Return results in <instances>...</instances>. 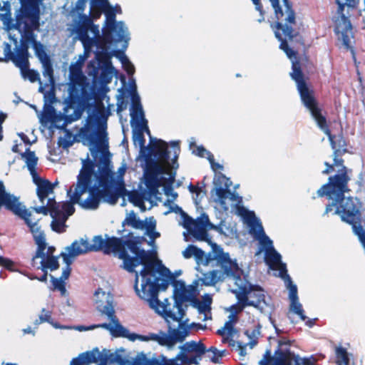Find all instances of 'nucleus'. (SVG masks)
Wrapping results in <instances>:
<instances>
[{"label": "nucleus", "instance_id": "f257e3e1", "mask_svg": "<svg viewBox=\"0 0 365 365\" xmlns=\"http://www.w3.org/2000/svg\"><path fill=\"white\" fill-rule=\"evenodd\" d=\"M78 136L84 144L89 145L94 163L82 160V168L77 182L67 191L73 203L88 210L96 209L101 201L114 205L118 198L126 195L123 176L126 165L123 163L116 173L112 171L108 138L105 126L98 132L90 133L81 128ZM129 201L141 211L146 207L144 201L148 199L137 191L127 194Z\"/></svg>", "mask_w": 365, "mask_h": 365}, {"label": "nucleus", "instance_id": "f03ea898", "mask_svg": "<svg viewBox=\"0 0 365 365\" xmlns=\"http://www.w3.org/2000/svg\"><path fill=\"white\" fill-rule=\"evenodd\" d=\"M86 0H78L75 6L68 13L71 22L67 25V29L71 36L78 39L83 43L84 52L78 56L75 62L83 66L89 53L95 50V59L88 65V74L92 76L95 93V113L88 118L89 125L84 128L90 133L98 132L102 127L107 128V118L111 114L113 105L109 103V98L106 95L113 78L117 75V71L113 66L108 50L113 46L109 42V34L106 33L101 35L99 26L93 24V19L84 14Z\"/></svg>", "mask_w": 365, "mask_h": 365}, {"label": "nucleus", "instance_id": "7ed1b4c3", "mask_svg": "<svg viewBox=\"0 0 365 365\" xmlns=\"http://www.w3.org/2000/svg\"><path fill=\"white\" fill-rule=\"evenodd\" d=\"M143 266L140 272L135 270V279L134 288L137 294L148 303L149 307L155 310L156 313L162 316L169 324L168 333L170 335V331L172 329H178L180 327L186 328V336L183 339L173 341V347L169 349L167 345L165 346L167 350L175 349L177 343H181L189 336L190 331L192 329L205 330L206 325L200 323H189L187 318L184 319L185 312L179 301L192 302L196 299L197 284L186 285L182 282H178L175 284V296L176 302L173 309H170V303L168 299L160 302L158 299V277L157 273L167 276L170 274V270L160 264H155L150 259L149 254L145 252V262H140Z\"/></svg>", "mask_w": 365, "mask_h": 365}, {"label": "nucleus", "instance_id": "20e7f679", "mask_svg": "<svg viewBox=\"0 0 365 365\" xmlns=\"http://www.w3.org/2000/svg\"><path fill=\"white\" fill-rule=\"evenodd\" d=\"M274 9L275 15L279 22L274 26L276 38L281 42L280 48L283 50L292 63V78L296 82L297 90L304 106L309 110L312 118L316 121L319 128L329 137L330 144L334 152L339 154L346 150V143L343 138L336 137L331 134L325 118L321 114V110L314 96L313 91L307 86L303 78V74L300 70L299 63L295 61V52L289 48L287 39L293 37L292 25L295 23L294 13L292 10L288 1H282L280 5L279 1H270Z\"/></svg>", "mask_w": 365, "mask_h": 365}, {"label": "nucleus", "instance_id": "39448f33", "mask_svg": "<svg viewBox=\"0 0 365 365\" xmlns=\"http://www.w3.org/2000/svg\"><path fill=\"white\" fill-rule=\"evenodd\" d=\"M102 250L106 254H113L123 262V268L129 272H134L135 268L140 265V262H145V251L140 250L138 243L133 240H123L115 237H109L106 235L95 236L92 240V244H89L87 240L81 238L75 240L61 252L65 267L63 268L62 274L56 278L51 276L52 284L55 289L58 290L62 296L66 294L65 281L71 274V264L76 257L91 251Z\"/></svg>", "mask_w": 365, "mask_h": 365}, {"label": "nucleus", "instance_id": "423d86ee", "mask_svg": "<svg viewBox=\"0 0 365 365\" xmlns=\"http://www.w3.org/2000/svg\"><path fill=\"white\" fill-rule=\"evenodd\" d=\"M145 130H138L135 133L133 141L140 148V157L145 162L144 180L149 190L150 197L158 198V188L174 182L176 170L178 168L177 160L180 153L178 142H171V149L168 143L160 139L150 138L148 147L145 146L143 133Z\"/></svg>", "mask_w": 365, "mask_h": 365}, {"label": "nucleus", "instance_id": "0eeeda50", "mask_svg": "<svg viewBox=\"0 0 365 365\" xmlns=\"http://www.w3.org/2000/svg\"><path fill=\"white\" fill-rule=\"evenodd\" d=\"M219 251L215 252V258L221 265L223 271L212 270L203 273L200 281L205 285H213L220 280L227 279L229 289L236 295L239 304L231 306L227 310L238 313L246 306H252L261 313L267 312L269 305L264 300V291L260 287L250 284L243 275V271L239 267L236 261H232L228 253H225L222 248L215 245Z\"/></svg>", "mask_w": 365, "mask_h": 365}, {"label": "nucleus", "instance_id": "6e6552de", "mask_svg": "<svg viewBox=\"0 0 365 365\" xmlns=\"http://www.w3.org/2000/svg\"><path fill=\"white\" fill-rule=\"evenodd\" d=\"M238 213L243 219L244 223L247 225L250 234L258 241V250L256 255L263 253L264 261L270 269L277 271V276L284 279L285 286L289 290V314H296L301 320L304 321L307 317L302 304L299 300L297 287L287 274L286 264L282 262L281 255L274 248L272 241L264 233L259 220L255 216L254 212L245 207H239Z\"/></svg>", "mask_w": 365, "mask_h": 365}, {"label": "nucleus", "instance_id": "1a4fd4ad", "mask_svg": "<svg viewBox=\"0 0 365 365\" xmlns=\"http://www.w3.org/2000/svg\"><path fill=\"white\" fill-rule=\"evenodd\" d=\"M93 302L97 310L110 319L109 323L97 324V327L107 329L114 336L124 337L130 341L136 340L141 341H153L158 342L160 345H167L169 349H172L175 339L180 341L186 336V328L183 327H180L178 329L170 330V335H166L163 331H160L157 334L149 333L147 335L130 332L127 328L120 324L115 315L113 297L108 288L106 289L98 288L96 290L93 294Z\"/></svg>", "mask_w": 365, "mask_h": 365}, {"label": "nucleus", "instance_id": "9d476101", "mask_svg": "<svg viewBox=\"0 0 365 365\" xmlns=\"http://www.w3.org/2000/svg\"><path fill=\"white\" fill-rule=\"evenodd\" d=\"M22 158L32 176L33 182L36 185V193L41 206L34 207V210L38 214L47 215L50 213L53 220L52 229L58 232L65 230V222L68 217L75 211L73 202H66L57 204L55 200L53 189L56 182L51 184L48 180L40 178L36 170L38 158L35 153L26 149L22 154Z\"/></svg>", "mask_w": 365, "mask_h": 365}, {"label": "nucleus", "instance_id": "9b49d317", "mask_svg": "<svg viewBox=\"0 0 365 365\" xmlns=\"http://www.w3.org/2000/svg\"><path fill=\"white\" fill-rule=\"evenodd\" d=\"M5 206L16 215L23 219L30 228L34 241L38 247L35 256L32 259V264L37 269L46 272L48 269L53 271L58 267V258L53 256L55 248L48 247L43 231L38 225V218L32 213L34 207L26 209L19 199L5 190L4 185L0 181V207Z\"/></svg>", "mask_w": 365, "mask_h": 365}, {"label": "nucleus", "instance_id": "f8f14e48", "mask_svg": "<svg viewBox=\"0 0 365 365\" xmlns=\"http://www.w3.org/2000/svg\"><path fill=\"white\" fill-rule=\"evenodd\" d=\"M83 66L73 63L70 66L71 83L68 87V98L63 113L56 115L54 123L58 128H64L69 123L81 118L88 107L91 99L87 92L86 77L82 71Z\"/></svg>", "mask_w": 365, "mask_h": 365}, {"label": "nucleus", "instance_id": "ddd939ff", "mask_svg": "<svg viewBox=\"0 0 365 365\" xmlns=\"http://www.w3.org/2000/svg\"><path fill=\"white\" fill-rule=\"evenodd\" d=\"M125 350L118 349L110 352L104 349L102 352L96 348L91 351L83 352L77 358L73 359L70 365H168L167 357L163 355L155 357L148 356L143 352L138 353L135 358L128 359L123 356Z\"/></svg>", "mask_w": 365, "mask_h": 365}, {"label": "nucleus", "instance_id": "4468645a", "mask_svg": "<svg viewBox=\"0 0 365 365\" xmlns=\"http://www.w3.org/2000/svg\"><path fill=\"white\" fill-rule=\"evenodd\" d=\"M192 152L200 157L207 158L215 172L214 187L210 192V200L215 204V207L227 211L230 207L236 206L240 202V197L229 190L232 182L221 173L223 165L215 163L213 155L203 147L198 146Z\"/></svg>", "mask_w": 365, "mask_h": 365}, {"label": "nucleus", "instance_id": "2eb2a0df", "mask_svg": "<svg viewBox=\"0 0 365 365\" xmlns=\"http://www.w3.org/2000/svg\"><path fill=\"white\" fill-rule=\"evenodd\" d=\"M87 1L86 0V2ZM103 12L106 16L104 26L102 29V34H109V42L111 43L123 41L128 44L130 40V34L128 27L123 21H116L115 16L117 14H121L122 10L120 5L112 6L108 0H91L90 14L93 19H98L101 13Z\"/></svg>", "mask_w": 365, "mask_h": 365}, {"label": "nucleus", "instance_id": "dca6fc26", "mask_svg": "<svg viewBox=\"0 0 365 365\" xmlns=\"http://www.w3.org/2000/svg\"><path fill=\"white\" fill-rule=\"evenodd\" d=\"M338 4L337 16L334 18L335 33L338 38L342 41L346 49L351 50L353 56L354 51L351 47L353 33L352 26L347 17L343 14L344 6L354 7L358 4V0H336Z\"/></svg>", "mask_w": 365, "mask_h": 365}, {"label": "nucleus", "instance_id": "f3484780", "mask_svg": "<svg viewBox=\"0 0 365 365\" xmlns=\"http://www.w3.org/2000/svg\"><path fill=\"white\" fill-rule=\"evenodd\" d=\"M179 352L175 358L168 359V365H190L197 364L206 349L202 343L187 341L179 346Z\"/></svg>", "mask_w": 365, "mask_h": 365}, {"label": "nucleus", "instance_id": "a211bd4d", "mask_svg": "<svg viewBox=\"0 0 365 365\" xmlns=\"http://www.w3.org/2000/svg\"><path fill=\"white\" fill-rule=\"evenodd\" d=\"M230 312L231 314L229 315L224 327L218 329L217 333L222 337V343H227L232 349L238 352L240 356L244 357L247 354L246 346L248 345L235 341L234 339L237 335V330L235 328L237 319L236 316L237 313H235V311Z\"/></svg>", "mask_w": 365, "mask_h": 365}, {"label": "nucleus", "instance_id": "6ab92c4d", "mask_svg": "<svg viewBox=\"0 0 365 365\" xmlns=\"http://www.w3.org/2000/svg\"><path fill=\"white\" fill-rule=\"evenodd\" d=\"M130 81L133 86V91H130L131 97V106L130 109L131 125L138 130H145V133L150 135V132L148 127V121L145 118L144 110L140 103V98L136 91L135 81L132 78Z\"/></svg>", "mask_w": 365, "mask_h": 365}, {"label": "nucleus", "instance_id": "aec40b11", "mask_svg": "<svg viewBox=\"0 0 365 365\" xmlns=\"http://www.w3.org/2000/svg\"><path fill=\"white\" fill-rule=\"evenodd\" d=\"M289 341L282 339L278 341V348L268 360V365H292L294 353L289 349Z\"/></svg>", "mask_w": 365, "mask_h": 365}, {"label": "nucleus", "instance_id": "412c9836", "mask_svg": "<svg viewBox=\"0 0 365 365\" xmlns=\"http://www.w3.org/2000/svg\"><path fill=\"white\" fill-rule=\"evenodd\" d=\"M128 225L133 227L145 230L152 242L160 237V233L155 231L156 220L153 217L146 218L145 220L138 219L135 214L130 212L125 219Z\"/></svg>", "mask_w": 365, "mask_h": 365}, {"label": "nucleus", "instance_id": "4be33fe9", "mask_svg": "<svg viewBox=\"0 0 365 365\" xmlns=\"http://www.w3.org/2000/svg\"><path fill=\"white\" fill-rule=\"evenodd\" d=\"M23 16L28 19L31 26L37 29L39 26V6L43 0H20Z\"/></svg>", "mask_w": 365, "mask_h": 365}, {"label": "nucleus", "instance_id": "5701e85b", "mask_svg": "<svg viewBox=\"0 0 365 365\" xmlns=\"http://www.w3.org/2000/svg\"><path fill=\"white\" fill-rule=\"evenodd\" d=\"M184 227L197 240L207 242L212 246L214 252L219 251V249L215 246L216 244L212 243L210 239L208 238L207 233V230H209L208 228L195 222L192 218H186L185 220Z\"/></svg>", "mask_w": 365, "mask_h": 365}, {"label": "nucleus", "instance_id": "b1692460", "mask_svg": "<svg viewBox=\"0 0 365 365\" xmlns=\"http://www.w3.org/2000/svg\"><path fill=\"white\" fill-rule=\"evenodd\" d=\"M0 20L2 21L4 29L6 31H10L15 28L14 20L11 17V8L9 1L3 2L2 9L0 11Z\"/></svg>", "mask_w": 365, "mask_h": 365}, {"label": "nucleus", "instance_id": "393cba45", "mask_svg": "<svg viewBox=\"0 0 365 365\" xmlns=\"http://www.w3.org/2000/svg\"><path fill=\"white\" fill-rule=\"evenodd\" d=\"M9 61H12L19 68L20 71L29 67L28 51L27 48H18L14 53V55Z\"/></svg>", "mask_w": 365, "mask_h": 365}, {"label": "nucleus", "instance_id": "a878e982", "mask_svg": "<svg viewBox=\"0 0 365 365\" xmlns=\"http://www.w3.org/2000/svg\"><path fill=\"white\" fill-rule=\"evenodd\" d=\"M182 256L185 259L194 257L197 264H206L207 263V259L205 252L194 245H189L184 251H182Z\"/></svg>", "mask_w": 365, "mask_h": 365}, {"label": "nucleus", "instance_id": "bb28decb", "mask_svg": "<svg viewBox=\"0 0 365 365\" xmlns=\"http://www.w3.org/2000/svg\"><path fill=\"white\" fill-rule=\"evenodd\" d=\"M191 303L193 307L197 309L198 314L205 313V317L204 319H212L210 307L211 299L210 297L205 299L203 302H200L195 299Z\"/></svg>", "mask_w": 365, "mask_h": 365}, {"label": "nucleus", "instance_id": "cd10ccee", "mask_svg": "<svg viewBox=\"0 0 365 365\" xmlns=\"http://www.w3.org/2000/svg\"><path fill=\"white\" fill-rule=\"evenodd\" d=\"M117 58L119 59V61H120L122 66H123V68H124V70L127 72V73L131 77L129 78V86H130V91H133V86L132 85V83H130V79H134L133 76L135 71V66L134 65L130 62V61L129 60V58H128V56L123 53H118L116 55Z\"/></svg>", "mask_w": 365, "mask_h": 365}, {"label": "nucleus", "instance_id": "c85d7f7f", "mask_svg": "<svg viewBox=\"0 0 365 365\" xmlns=\"http://www.w3.org/2000/svg\"><path fill=\"white\" fill-rule=\"evenodd\" d=\"M325 165L327 168L322 171L323 174H329L331 171L334 170V167L339 168L338 173L336 175H339L342 173H346V175L349 178V174L347 173V169L345 166L343 165V160L341 158H338V154L335 155L334 152V164L329 165L328 163H325Z\"/></svg>", "mask_w": 365, "mask_h": 365}, {"label": "nucleus", "instance_id": "c756f323", "mask_svg": "<svg viewBox=\"0 0 365 365\" xmlns=\"http://www.w3.org/2000/svg\"><path fill=\"white\" fill-rule=\"evenodd\" d=\"M260 328L259 324H257L256 327L253 329H249L246 330L245 334L247 336L250 341L247 343L250 349H252L258 341V339L260 336Z\"/></svg>", "mask_w": 365, "mask_h": 365}, {"label": "nucleus", "instance_id": "7c9ffc66", "mask_svg": "<svg viewBox=\"0 0 365 365\" xmlns=\"http://www.w3.org/2000/svg\"><path fill=\"white\" fill-rule=\"evenodd\" d=\"M21 74L24 79H29L31 82L39 81L40 86L38 90L41 93H43V89L38 72L29 69V67H26L25 69L21 70Z\"/></svg>", "mask_w": 365, "mask_h": 365}, {"label": "nucleus", "instance_id": "2f4dec72", "mask_svg": "<svg viewBox=\"0 0 365 365\" xmlns=\"http://www.w3.org/2000/svg\"><path fill=\"white\" fill-rule=\"evenodd\" d=\"M206 352V357L215 364L220 363V360L226 354V350H218L215 347H211Z\"/></svg>", "mask_w": 365, "mask_h": 365}, {"label": "nucleus", "instance_id": "473e14b6", "mask_svg": "<svg viewBox=\"0 0 365 365\" xmlns=\"http://www.w3.org/2000/svg\"><path fill=\"white\" fill-rule=\"evenodd\" d=\"M336 356L337 365H349L351 355L344 348L339 347L336 349Z\"/></svg>", "mask_w": 365, "mask_h": 365}, {"label": "nucleus", "instance_id": "72a5a7b5", "mask_svg": "<svg viewBox=\"0 0 365 365\" xmlns=\"http://www.w3.org/2000/svg\"><path fill=\"white\" fill-rule=\"evenodd\" d=\"M214 230L227 237H232L236 234L235 227L227 226L224 221H222L218 225H215Z\"/></svg>", "mask_w": 365, "mask_h": 365}, {"label": "nucleus", "instance_id": "f704fd0d", "mask_svg": "<svg viewBox=\"0 0 365 365\" xmlns=\"http://www.w3.org/2000/svg\"><path fill=\"white\" fill-rule=\"evenodd\" d=\"M34 48L35 50L36 55L41 63L50 61L49 57L45 51V48L41 43L34 41Z\"/></svg>", "mask_w": 365, "mask_h": 365}, {"label": "nucleus", "instance_id": "c9c22d12", "mask_svg": "<svg viewBox=\"0 0 365 365\" xmlns=\"http://www.w3.org/2000/svg\"><path fill=\"white\" fill-rule=\"evenodd\" d=\"M294 365H316L317 359L314 356L300 357L294 354Z\"/></svg>", "mask_w": 365, "mask_h": 365}, {"label": "nucleus", "instance_id": "e433bc0d", "mask_svg": "<svg viewBox=\"0 0 365 365\" xmlns=\"http://www.w3.org/2000/svg\"><path fill=\"white\" fill-rule=\"evenodd\" d=\"M43 66V76L48 79V81L52 84L53 83V67L50 61L42 63Z\"/></svg>", "mask_w": 365, "mask_h": 365}, {"label": "nucleus", "instance_id": "4c0bfd02", "mask_svg": "<svg viewBox=\"0 0 365 365\" xmlns=\"http://www.w3.org/2000/svg\"><path fill=\"white\" fill-rule=\"evenodd\" d=\"M51 321V311L43 308L41 311V314L38 316V320H36L35 324H39L43 322L50 323Z\"/></svg>", "mask_w": 365, "mask_h": 365}, {"label": "nucleus", "instance_id": "58836bf2", "mask_svg": "<svg viewBox=\"0 0 365 365\" xmlns=\"http://www.w3.org/2000/svg\"><path fill=\"white\" fill-rule=\"evenodd\" d=\"M194 222L200 225H203L210 230H214L215 227V225L210 222L208 216L205 213L202 214L200 217L195 220Z\"/></svg>", "mask_w": 365, "mask_h": 365}, {"label": "nucleus", "instance_id": "ea45409f", "mask_svg": "<svg viewBox=\"0 0 365 365\" xmlns=\"http://www.w3.org/2000/svg\"><path fill=\"white\" fill-rule=\"evenodd\" d=\"M189 190L193 195V200H195V204L197 205L202 196L201 189L193 185H190Z\"/></svg>", "mask_w": 365, "mask_h": 365}, {"label": "nucleus", "instance_id": "a19ab883", "mask_svg": "<svg viewBox=\"0 0 365 365\" xmlns=\"http://www.w3.org/2000/svg\"><path fill=\"white\" fill-rule=\"evenodd\" d=\"M3 50H4V54L5 57V61H8L11 59L12 56L14 55V53L11 52V46L8 43H4L3 44Z\"/></svg>", "mask_w": 365, "mask_h": 365}, {"label": "nucleus", "instance_id": "79ce46f5", "mask_svg": "<svg viewBox=\"0 0 365 365\" xmlns=\"http://www.w3.org/2000/svg\"><path fill=\"white\" fill-rule=\"evenodd\" d=\"M13 264L14 263L12 261L0 256V266H3L9 269H12Z\"/></svg>", "mask_w": 365, "mask_h": 365}, {"label": "nucleus", "instance_id": "37998d69", "mask_svg": "<svg viewBox=\"0 0 365 365\" xmlns=\"http://www.w3.org/2000/svg\"><path fill=\"white\" fill-rule=\"evenodd\" d=\"M252 2L255 5L256 10H257L261 15L262 18L258 19V21L261 22L264 20V18H263V11H262V5L260 4V0H252Z\"/></svg>", "mask_w": 365, "mask_h": 365}, {"label": "nucleus", "instance_id": "c03bdc74", "mask_svg": "<svg viewBox=\"0 0 365 365\" xmlns=\"http://www.w3.org/2000/svg\"><path fill=\"white\" fill-rule=\"evenodd\" d=\"M96 328H101V327H97V325H93L91 327H84V326L72 327V329L78 330L79 331L93 330Z\"/></svg>", "mask_w": 365, "mask_h": 365}, {"label": "nucleus", "instance_id": "a18cd8bd", "mask_svg": "<svg viewBox=\"0 0 365 365\" xmlns=\"http://www.w3.org/2000/svg\"><path fill=\"white\" fill-rule=\"evenodd\" d=\"M117 106H118L117 112L118 114L120 112H122L124 109H125V108H126V105L125 104L123 98L118 99Z\"/></svg>", "mask_w": 365, "mask_h": 365}, {"label": "nucleus", "instance_id": "49530a36", "mask_svg": "<svg viewBox=\"0 0 365 365\" xmlns=\"http://www.w3.org/2000/svg\"><path fill=\"white\" fill-rule=\"evenodd\" d=\"M49 324H51L56 329H72V327L61 325L58 323L53 322V321H51Z\"/></svg>", "mask_w": 365, "mask_h": 365}, {"label": "nucleus", "instance_id": "de8ad7c7", "mask_svg": "<svg viewBox=\"0 0 365 365\" xmlns=\"http://www.w3.org/2000/svg\"><path fill=\"white\" fill-rule=\"evenodd\" d=\"M6 115L2 112H0V140L2 139V123L5 120Z\"/></svg>", "mask_w": 365, "mask_h": 365}, {"label": "nucleus", "instance_id": "09e8293b", "mask_svg": "<svg viewBox=\"0 0 365 365\" xmlns=\"http://www.w3.org/2000/svg\"><path fill=\"white\" fill-rule=\"evenodd\" d=\"M19 135L20 136L21 139L24 141V143L26 145H31V141L28 138V137L24 134V133H19Z\"/></svg>", "mask_w": 365, "mask_h": 365}, {"label": "nucleus", "instance_id": "8fccbe9b", "mask_svg": "<svg viewBox=\"0 0 365 365\" xmlns=\"http://www.w3.org/2000/svg\"><path fill=\"white\" fill-rule=\"evenodd\" d=\"M22 331L24 334H31L32 335L35 334L34 331L30 327H28L27 328L24 329Z\"/></svg>", "mask_w": 365, "mask_h": 365}, {"label": "nucleus", "instance_id": "3c124183", "mask_svg": "<svg viewBox=\"0 0 365 365\" xmlns=\"http://www.w3.org/2000/svg\"><path fill=\"white\" fill-rule=\"evenodd\" d=\"M205 317V313H203V314H198V319L200 320V321H202V322H205L207 320H210V319H204Z\"/></svg>", "mask_w": 365, "mask_h": 365}, {"label": "nucleus", "instance_id": "603ef678", "mask_svg": "<svg viewBox=\"0 0 365 365\" xmlns=\"http://www.w3.org/2000/svg\"><path fill=\"white\" fill-rule=\"evenodd\" d=\"M171 210L172 211L175 212H178V211H181V209L176 205H174L173 206L171 207Z\"/></svg>", "mask_w": 365, "mask_h": 365}, {"label": "nucleus", "instance_id": "864d4df0", "mask_svg": "<svg viewBox=\"0 0 365 365\" xmlns=\"http://www.w3.org/2000/svg\"><path fill=\"white\" fill-rule=\"evenodd\" d=\"M38 279L39 281H41V282H46V279H47V274H46H46H44L41 277L38 278Z\"/></svg>", "mask_w": 365, "mask_h": 365}, {"label": "nucleus", "instance_id": "5fc2aeb1", "mask_svg": "<svg viewBox=\"0 0 365 365\" xmlns=\"http://www.w3.org/2000/svg\"><path fill=\"white\" fill-rule=\"evenodd\" d=\"M61 145L63 146V148H66V147H68L70 145L69 143H63V142H61L60 143Z\"/></svg>", "mask_w": 365, "mask_h": 365}, {"label": "nucleus", "instance_id": "6e6d98bb", "mask_svg": "<svg viewBox=\"0 0 365 365\" xmlns=\"http://www.w3.org/2000/svg\"><path fill=\"white\" fill-rule=\"evenodd\" d=\"M12 150H13V152H14V153H17V152H19V150H18V145H14V146H13V148H12Z\"/></svg>", "mask_w": 365, "mask_h": 365}, {"label": "nucleus", "instance_id": "4d7b16f0", "mask_svg": "<svg viewBox=\"0 0 365 365\" xmlns=\"http://www.w3.org/2000/svg\"><path fill=\"white\" fill-rule=\"evenodd\" d=\"M272 324H274L272 322ZM273 326H274V329H275V330H276V332H277V333H279V332L280 331L279 330V329L276 327V325H275V324H273Z\"/></svg>", "mask_w": 365, "mask_h": 365}, {"label": "nucleus", "instance_id": "13d9d810", "mask_svg": "<svg viewBox=\"0 0 365 365\" xmlns=\"http://www.w3.org/2000/svg\"><path fill=\"white\" fill-rule=\"evenodd\" d=\"M177 196H178L177 193H174V194L173 195V197H174V199H175V198H176V197H177Z\"/></svg>", "mask_w": 365, "mask_h": 365}, {"label": "nucleus", "instance_id": "bf43d9fd", "mask_svg": "<svg viewBox=\"0 0 365 365\" xmlns=\"http://www.w3.org/2000/svg\"><path fill=\"white\" fill-rule=\"evenodd\" d=\"M6 365H17V364H10V363H7V364H6Z\"/></svg>", "mask_w": 365, "mask_h": 365}, {"label": "nucleus", "instance_id": "052dcab7", "mask_svg": "<svg viewBox=\"0 0 365 365\" xmlns=\"http://www.w3.org/2000/svg\"><path fill=\"white\" fill-rule=\"evenodd\" d=\"M122 205H123V206H124V205H125V200H124V199H123V201Z\"/></svg>", "mask_w": 365, "mask_h": 365}, {"label": "nucleus", "instance_id": "680f3d73", "mask_svg": "<svg viewBox=\"0 0 365 365\" xmlns=\"http://www.w3.org/2000/svg\"><path fill=\"white\" fill-rule=\"evenodd\" d=\"M3 61V59L0 58V61Z\"/></svg>", "mask_w": 365, "mask_h": 365}]
</instances>
